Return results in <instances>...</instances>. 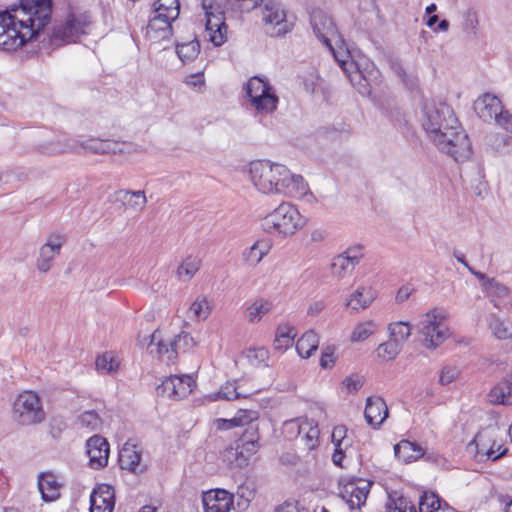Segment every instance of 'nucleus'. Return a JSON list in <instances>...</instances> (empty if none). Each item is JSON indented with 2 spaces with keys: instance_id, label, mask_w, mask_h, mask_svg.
I'll use <instances>...</instances> for the list:
<instances>
[{
  "instance_id": "obj_33",
  "label": "nucleus",
  "mask_w": 512,
  "mask_h": 512,
  "mask_svg": "<svg viewBox=\"0 0 512 512\" xmlns=\"http://www.w3.org/2000/svg\"><path fill=\"white\" fill-rule=\"evenodd\" d=\"M273 308L272 302L265 299H256L246 309V319L250 323L259 322Z\"/></svg>"
},
{
  "instance_id": "obj_6",
  "label": "nucleus",
  "mask_w": 512,
  "mask_h": 512,
  "mask_svg": "<svg viewBox=\"0 0 512 512\" xmlns=\"http://www.w3.org/2000/svg\"><path fill=\"white\" fill-rule=\"evenodd\" d=\"M303 224V218L298 209L288 202H282L267 214L261 222L262 228L267 233L284 237L295 234Z\"/></svg>"
},
{
  "instance_id": "obj_59",
  "label": "nucleus",
  "mask_w": 512,
  "mask_h": 512,
  "mask_svg": "<svg viewBox=\"0 0 512 512\" xmlns=\"http://www.w3.org/2000/svg\"><path fill=\"white\" fill-rule=\"evenodd\" d=\"M494 121L498 126L504 128L507 131L512 132V115L509 114L507 111H503L502 109L500 113L496 116Z\"/></svg>"
},
{
  "instance_id": "obj_20",
  "label": "nucleus",
  "mask_w": 512,
  "mask_h": 512,
  "mask_svg": "<svg viewBox=\"0 0 512 512\" xmlns=\"http://www.w3.org/2000/svg\"><path fill=\"white\" fill-rule=\"evenodd\" d=\"M474 111L484 122L493 121L503 109L501 101L493 94L485 93L474 102Z\"/></svg>"
},
{
  "instance_id": "obj_45",
  "label": "nucleus",
  "mask_w": 512,
  "mask_h": 512,
  "mask_svg": "<svg viewBox=\"0 0 512 512\" xmlns=\"http://www.w3.org/2000/svg\"><path fill=\"white\" fill-rule=\"evenodd\" d=\"M388 330L390 332V338L401 345L411 335V326L408 322L399 321L390 323Z\"/></svg>"
},
{
  "instance_id": "obj_42",
  "label": "nucleus",
  "mask_w": 512,
  "mask_h": 512,
  "mask_svg": "<svg viewBox=\"0 0 512 512\" xmlns=\"http://www.w3.org/2000/svg\"><path fill=\"white\" fill-rule=\"evenodd\" d=\"M483 288L486 291L487 295L492 298V302L494 306L497 307V303L495 302V298H504L508 296L510 290L507 286L500 283L494 278L487 279L486 282L483 283Z\"/></svg>"
},
{
  "instance_id": "obj_40",
  "label": "nucleus",
  "mask_w": 512,
  "mask_h": 512,
  "mask_svg": "<svg viewBox=\"0 0 512 512\" xmlns=\"http://www.w3.org/2000/svg\"><path fill=\"white\" fill-rule=\"evenodd\" d=\"M294 329L288 325H280L276 331L274 347L277 350L287 349L293 344L295 337Z\"/></svg>"
},
{
  "instance_id": "obj_23",
  "label": "nucleus",
  "mask_w": 512,
  "mask_h": 512,
  "mask_svg": "<svg viewBox=\"0 0 512 512\" xmlns=\"http://www.w3.org/2000/svg\"><path fill=\"white\" fill-rule=\"evenodd\" d=\"M369 493V484L359 486L357 483L349 482L341 490V497L351 509H359L366 501Z\"/></svg>"
},
{
  "instance_id": "obj_15",
  "label": "nucleus",
  "mask_w": 512,
  "mask_h": 512,
  "mask_svg": "<svg viewBox=\"0 0 512 512\" xmlns=\"http://www.w3.org/2000/svg\"><path fill=\"white\" fill-rule=\"evenodd\" d=\"M65 237L61 234H52L48 237L47 242L39 249V256L36 261L37 269L46 273L52 267V261L60 254Z\"/></svg>"
},
{
  "instance_id": "obj_38",
  "label": "nucleus",
  "mask_w": 512,
  "mask_h": 512,
  "mask_svg": "<svg viewBox=\"0 0 512 512\" xmlns=\"http://www.w3.org/2000/svg\"><path fill=\"white\" fill-rule=\"evenodd\" d=\"M96 369L102 374L116 373L119 368V361L111 352H105L96 358Z\"/></svg>"
},
{
  "instance_id": "obj_43",
  "label": "nucleus",
  "mask_w": 512,
  "mask_h": 512,
  "mask_svg": "<svg viewBox=\"0 0 512 512\" xmlns=\"http://www.w3.org/2000/svg\"><path fill=\"white\" fill-rule=\"evenodd\" d=\"M441 507L442 500L435 492H423L419 499V512H436Z\"/></svg>"
},
{
  "instance_id": "obj_21",
  "label": "nucleus",
  "mask_w": 512,
  "mask_h": 512,
  "mask_svg": "<svg viewBox=\"0 0 512 512\" xmlns=\"http://www.w3.org/2000/svg\"><path fill=\"white\" fill-rule=\"evenodd\" d=\"M388 413V407L383 398L379 396H371L367 398L364 415L367 423L371 427H380L388 417Z\"/></svg>"
},
{
  "instance_id": "obj_9",
  "label": "nucleus",
  "mask_w": 512,
  "mask_h": 512,
  "mask_svg": "<svg viewBox=\"0 0 512 512\" xmlns=\"http://www.w3.org/2000/svg\"><path fill=\"white\" fill-rule=\"evenodd\" d=\"M420 334L423 345L429 349L437 348L450 336L444 317L436 311H430L422 317Z\"/></svg>"
},
{
  "instance_id": "obj_16",
  "label": "nucleus",
  "mask_w": 512,
  "mask_h": 512,
  "mask_svg": "<svg viewBox=\"0 0 512 512\" xmlns=\"http://www.w3.org/2000/svg\"><path fill=\"white\" fill-rule=\"evenodd\" d=\"M262 20L266 26H271L273 30L277 28L276 31H267L271 36H282L289 32L286 14L279 4L266 3Z\"/></svg>"
},
{
  "instance_id": "obj_47",
  "label": "nucleus",
  "mask_w": 512,
  "mask_h": 512,
  "mask_svg": "<svg viewBox=\"0 0 512 512\" xmlns=\"http://www.w3.org/2000/svg\"><path fill=\"white\" fill-rule=\"evenodd\" d=\"M489 327L494 336L498 339H508L512 337V323L509 321L501 320L493 316Z\"/></svg>"
},
{
  "instance_id": "obj_48",
  "label": "nucleus",
  "mask_w": 512,
  "mask_h": 512,
  "mask_svg": "<svg viewBox=\"0 0 512 512\" xmlns=\"http://www.w3.org/2000/svg\"><path fill=\"white\" fill-rule=\"evenodd\" d=\"M401 346V344L390 338L387 342L378 346V357L382 358L384 361L393 360L400 353Z\"/></svg>"
},
{
  "instance_id": "obj_12",
  "label": "nucleus",
  "mask_w": 512,
  "mask_h": 512,
  "mask_svg": "<svg viewBox=\"0 0 512 512\" xmlns=\"http://www.w3.org/2000/svg\"><path fill=\"white\" fill-rule=\"evenodd\" d=\"M195 386V381L190 375H172L157 386V395L171 400H180L187 397Z\"/></svg>"
},
{
  "instance_id": "obj_28",
  "label": "nucleus",
  "mask_w": 512,
  "mask_h": 512,
  "mask_svg": "<svg viewBox=\"0 0 512 512\" xmlns=\"http://www.w3.org/2000/svg\"><path fill=\"white\" fill-rule=\"evenodd\" d=\"M115 195L117 201H120L127 209L134 211H142L147 203L144 191L120 189Z\"/></svg>"
},
{
  "instance_id": "obj_35",
  "label": "nucleus",
  "mask_w": 512,
  "mask_h": 512,
  "mask_svg": "<svg viewBox=\"0 0 512 512\" xmlns=\"http://www.w3.org/2000/svg\"><path fill=\"white\" fill-rule=\"evenodd\" d=\"M201 266V260L196 256H187L177 269L179 280L187 282L193 278Z\"/></svg>"
},
{
  "instance_id": "obj_19",
  "label": "nucleus",
  "mask_w": 512,
  "mask_h": 512,
  "mask_svg": "<svg viewBox=\"0 0 512 512\" xmlns=\"http://www.w3.org/2000/svg\"><path fill=\"white\" fill-rule=\"evenodd\" d=\"M202 502L205 512H230L233 496L224 489H215L205 492Z\"/></svg>"
},
{
  "instance_id": "obj_51",
  "label": "nucleus",
  "mask_w": 512,
  "mask_h": 512,
  "mask_svg": "<svg viewBox=\"0 0 512 512\" xmlns=\"http://www.w3.org/2000/svg\"><path fill=\"white\" fill-rule=\"evenodd\" d=\"M78 423L82 428L94 431L100 428L102 421L96 411L88 410L79 415Z\"/></svg>"
},
{
  "instance_id": "obj_32",
  "label": "nucleus",
  "mask_w": 512,
  "mask_h": 512,
  "mask_svg": "<svg viewBox=\"0 0 512 512\" xmlns=\"http://www.w3.org/2000/svg\"><path fill=\"white\" fill-rule=\"evenodd\" d=\"M319 337L310 330L305 332L296 343V350L302 358H309L318 348Z\"/></svg>"
},
{
  "instance_id": "obj_50",
  "label": "nucleus",
  "mask_w": 512,
  "mask_h": 512,
  "mask_svg": "<svg viewBox=\"0 0 512 512\" xmlns=\"http://www.w3.org/2000/svg\"><path fill=\"white\" fill-rule=\"evenodd\" d=\"M270 88L272 87L269 82L258 76L251 77L245 85L246 95L248 98H252L258 93H264Z\"/></svg>"
},
{
  "instance_id": "obj_14",
  "label": "nucleus",
  "mask_w": 512,
  "mask_h": 512,
  "mask_svg": "<svg viewBox=\"0 0 512 512\" xmlns=\"http://www.w3.org/2000/svg\"><path fill=\"white\" fill-rule=\"evenodd\" d=\"M292 430H297V439L302 443L308 451L315 450L319 445V428L318 424L313 421L290 420L285 423Z\"/></svg>"
},
{
  "instance_id": "obj_61",
  "label": "nucleus",
  "mask_w": 512,
  "mask_h": 512,
  "mask_svg": "<svg viewBox=\"0 0 512 512\" xmlns=\"http://www.w3.org/2000/svg\"><path fill=\"white\" fill-rule=\"evenodd\" d=\"M223 459L229 464H235L238 467V448L231 445L223 451Z\"/></svg>"
},
{
  "instance_id": "obj_39",
  "label": "nucleus",
  "mask_w": 512,
  "mask_h": 512,
  "mask_svg": "<svg viewBox=\"0 0 512 512\" xmlns=\"http://www.w3.org/2000/svg\"><path fill=\"white\" fill-rule=\"evenodd\" d=\"M240 389H241V386L237 385L236 382H227L225 385H223L220 388V390L218 392V397L221 399H224V400L232 401L235 399L247 398L256 392V390L250 391V392H244V391H240Z\"/></svg>"
},
{
  "instance_id": "obj_30",
  "label": "nucleus",
  "mask_w": 512,
  "mask_h": 512,
  "mask_svg": "<svg viewBox=\"0 0 512 512\" xmlns=\"http://www.w3.org/2000/svg\"><path fill=\"white\" fill-rule=\"evenodd\" d=\"M346 62V70L343 69L345 73H347V76L351 82V84L358 90V92L362 95H367L370 93V87L368 80L364 77L362 72L356 67V65L352 61Z\"/></svg>"
},
{
  "instance_id": "obj_58",
  "label": "nucleus",
  "mask_w": 512,
  "mask_h": 512,
  "mask_svg": "<svg viewBox=\"0 0 512 512\" xmlns=\"http://www.w3.org/2000/svg\"><path fill=\"white\" fill-rule=\"evenodd\" d=\"M347 428L344 425L335 426L332 431V442L335 447H341L346 438Z\"/></svg>"
},
{
  "instance_id": "obj_57",
  "label": "nucleus",
  "mask_w": 512,
  "mask_h": 512,
  "mask_svg": "<svg viewBox=\"0 0 512 512\" xmlns=\"http://www.w3.org/2000/svg\"><path fill=\"white\" fill-rule=\"evenodd\" d=\"M335 359V347L327 346L322 351L320 366L324 369L331 368L335 363Z\"/></svg>"
},
{
  "instance_id": "obj_63",
  "label": "nucleus",
  "mask_w": 512,
  "mask_h": 512,
  "mask_svg": "<svg viewBox=\"0 0 512 512\" xmlns=\"http://www.w3.org/2000/svg\"><path fill=\"white\" fill-rule=\"evenodd\" d=\"M326 307V302L324 300H315L310 303L307 309V314L309 316H317L319 315Z\"/></svg>"
},
{
  "instance_id": "obj_52",
  "label": "nucleus",
  "mask_w": 512,
  "mask_h": 512,
  "mask_svg": "<svg viewBox=\"0 0 512 512\" xmlns=\"http://www.w3.org/2000/svg\"><path fill=\"white\" fill-rule=\"evenodd\" d=\"M190 311L198 320H205L210 314V306L206 297H197L191 304Z\"/></svg>"
},
{
  "instance_id": "obj_54",
  "label": "nucleus",
  "mask_w": 512,
  "mask_h": 512,
  "mask_svg": "<svg viewBox=\"0 0 512 512\" xmlns=\"http://www.w3.org/2000/svg\"><path fill=\"white\" fill-rule=\"evenodd\" d=\"M375 331V324L373 322H365L358 324L352 334L351 340L354 342H360L367 339Z\"/></svg>"
},
{
  "instance_id": "obj_17",
  "label": "nucleus",
  "mask_w": 512,
  "mask_h": 512,
  "mask_svg": "<svg viewBox=\"0 0 512 512\" xmlns=\"http://www.w3.org/2000/svg\"><path fill=\"white\" fill-rule=\"evenodd\" d=\"M115 491L111 485L99 484L90 495V512H113Z\"/></svg>"
},
{
  "instance_id": "obj_2",
  "label": "nucleus",
  "mask_w": 512,
  "mask_h": 512,
  "mask_svg": "<svg viewBox=\"0 0 512 512\" xmlns=\"http://www.w3.org/2000/svg\"><path fill=\"white\" fill-rule=\"evenodd\" d=\"M422 126L434 144L455 161L469 159L470 140L449 105L426 102L423 106Z\"/></svg>"
},
{
  "instance_id": "obj_46",
  "label": "nucleus",
  "mask_w": 512,
  "mask_h": 512,
  "mask_svg": "<svg viewBox=\"0 0 512 512\" xmlns=\"http://www.w3.org/2000/svg\"><path fill=\"white\" fill-rule=\"evenodd\" d=\"M386 512H417L414 504L407 497L399 496L392 498L389 496L386 503Z\"/></svg>"
},
{
  "instance_id": "obj_1",
  "label": "nucleus",
  "mask_w": 512,
  "mask_h": 512,
  "mask_svg": "<svg viewBox=\"0 0 512 512\" xmlns=\"http://www.w3.org/2000/svg\"><path fill=\"white\" fill-rule=\"evenodd\" d=\"M51 16L52 0H20L0 11V49L15 51L37 39Z\"/></svg>"
},
{
  "instance_id": "obj_49",
  "label": "nucleus",
  "mask_w": 512,
  "mask_h": 512,
  "mask_svg": "<svg viewBox=\"0 0 512 512\" xmlns=\"http://www.w3.org/2000/svg\"><path fill=\"white\" fill-rule=\"evenodd\" d=\"M195 346V341L193 337L187 332H181L174 339L171 340V347L176 352V357L178 353H185L192 349Z\"/></svg>"
},
{
  "instance_id": "obj_53",
  "label": "nucleus",
  "mask_w": 512,
  "mask_h": 512,
  "mask_svg": "<svg viewBox=\"0 0 512 512\" xmlns=\"http://www.w3.org/2000/svg\"><path fill=\"white\" fill-rule=\"evenodd\" d=\"M246 358L251 365L258 366L265 364V366H267L266 361L269 358V352L264 347L250 348L246 352Z\"/></svg>"
},
{
  "instance_id": "obj_22",
  "label": "nucleus",
  "mask_w": 512,
  "mask_h": 512,
  "mask_svg": "<svg viewBox=\"0 0 512 512\" xmlns=\"http://www.w3.org/2000/svg\"><path fill=\"white\" fill-rule=\"evenodd\" d=\"M487 400L493 405H512V375L501 379L487 394Z\"/></svg>"
},
{
  "instance_id": "obj_37",
  "label": "nucleus",
  "mask_w": 512,
  "mask_h": 512,
  "mask_svg": "<svg viewBox=\"0 0 512 512\" xmlns=\"http://www.w3.org/2000/svg\"><path fill=\"white\" fill-rule=\"evenodd\" d=\"M154 13L166 19L176 20L180 13L179 0H157L154 3Z\"/></svg>"
},
{
  "instance_id": "obj_3",
  "label": "nucleus",
  "mask_w": 512,
  "mask_h": 512,
  "mask_svg": "<svg viewBox=\"0 0 512 512\" xmlns=\"http://www.w3.org/2000/svg\"><path fill=\"white\" fill-rule=\"evenodd\" d=\"M249 175L257 190L264 194H282L300 198L309 190L308 184L301 175L292 174L285 165L269 160L251 162Z\"/></svg>"
},
{
  "instance_id": "obj_8",
  "label": "nucleus",
  "mask_w": 512,
  "mask_h": 512,
  "mask_svg": "<svg viewBox=\"0 0 512 512\" xmlns=\"http://www.w3.org/2000/svg\"><path fill=\"white\" fill-rule=\"evenodd\" d=\"M89 24L90 17L87 13H69L64 21L53 26L49 35L50 45L60 47L76 42L85 34Z\"/></svg>"
},
{
  "instance_id": "obj_18",
  "label": "nucleus",
  "mask_w": 512,
  "mask_h": 512,
  "mask_svg": "<svg viewBox=\"0 0 512 512\" xmlns=\"http://www.w3.org/2000/svg\"><path fill=\"white\" fill-rule=\"evenodd\" d=\"M87 454L89 465L93 469H101L108 463L109 443L105 438L94 435L87 440Z\"/></svg>"
},
{
  "instance_id": "obj_41",
  "label": "nucleus",
  "mask_w": 512,
  "mask_h": 512,
  "mask_svg": "<svg viewBox=\"0 0 512 512\" xmlns=\"http://www.w3.org/2000/svg\"><path fill=\"white\" fill-rule=\"evenodd\" d=\"M258 440L259 436L257 433V427L250 426L245 430L238 442H240V445L244 449L247 456L250 457L257 451Z\"/></svg>"
},
{
  "instance_id": "obj_62",
  "label": "nucleus",
  "mask_w": 512,
  "mask_h": 512,
  "mask_svg": "<svg viewBox=\"0 0 512 512\" xmlns=\"http://www.w3.org/2000/svg\"><path fill=\"white\" fill-rule=\"evenodd\" d=\"M496 142H498V144H497L498 149H500V143L503 144V148L501 149L502 153L512 152V150L510 149V147H512V136H508L506 134H497Z\"/></svg>"
},
{
  "instance_id": "obj_13",
  "label": "nucleus",
  "mask_w": 512,
  "mask_h": 512,
  "mask_svg": "<svg viewBox=\"0 0 512 512\" xmlns=\"http://www.w3.org/2000/svg\"><path fill=\"white\" fill-rule=\"evenodd\" d=\"M363 256V247L361 245L348 247L343 253L332 259L330 265L332 275L339 280L350 276Z\"/></svg>"
},
{
  "instance_id": "obj_60",
  "label": "nucleus",
  "mask_w": 512,
  "mask_h": 512,
  "mask_svg": "<svg viewBox=\"0 0 512 512\" xmlns=\"http://www.w3.org/2000/svg\"><path fill=\"white\" fill-rule=\"evenodd\" d=\"M389 64L394 73L404 82L406 83L407 74L401 63V61L397 58H390Z\"/></svg>"
},
{
  "instance_id": "obj_24",
  "label": "nucleus",
  "mask_w": 512,
  "mask_h": 512,
  "mask_svg": "<svg viewBox=\"0 0 512 512\" xmlns=\"http://www.w3.org/2000/svg\"><path fill=\"white\" fill-rule=\"evenodd\" d=\"M424 448L415 441L401 440L394 446L395 457L404 463L414 462L424 456Z\"/></svg>"
},
{
  "instance_id": "obj_64",
  "label": "nucleus",
  "mask_w": 512,
  "mask_h": 512,
  "mask_svg": "<svg viewBox=\"0 0 512 512\" xmlns=\"http://www.w3.org/2000/svg\"><path fill=\"white\" fill-rule=\"evenodd\" d=\"M274 512H302L298 502L286 501L283 504L277 506Z\"/></svg>"
},
{
  "instance_id": "obj_7",
  "label": "nucleus",
  "mask_w": 512,
  "mask_h": 512,
  "mask_svg": "<svg viewBox=\"0 0 512 512\" xmlns=\"http://www.w3.org/2000/svg\"><path fill=\"white\" fill-rule=\"evenodd\" d=\"M12 418L22 426L42 423L46 413L38 394L33 391L20 393L13 402Z\"/></svg>"
},
{
  "instance_id": "obj_5",
  "label": "nucleus",
  "mask_w": 512,
  "mask_h": 512,
  "mask_svg": "<svg viewBox=\"0 0 512 512\" xmlns=\"http://www.w3.org/2000/svg\"><path fill=\"white\" fill-rule=\"evenodd\" d=\"M37 151L44 155H57L66 152L81 153V151L96 155L125 153V149L118 142L100 138H89L72 143L52 140L39 144Z\"/></svg>"
},
{
  "instance_id": "obj_4",
  "label": "nucleus",
  "mask_w": 512,
  "mask_h": 512,
  "mask_svg": "<svg viewBox=\"0 0 512 512\" xmlns=\"http://www.w3.org/2000/svg\"><path fill=\"white\" fill-rule=\"evenodd\" d=\"M310 25L315 36L329 48L340 67L346 70L345 57H349L348 49L344 48V40L338 32L333 18L320 8L310 13Z\"/></svg>"
},
{
  "instance_id": "obj_44",
  "label": "nucleus",
  "mask_w": 512,
  "mask_h": 512,
  "mask_svg": "<svg viewBox=\"0 0 512 512\" xmlns=\"http://www.w3.org/2000/svg\"><path fill=\"white\" fill-rule=\"evenodd\" d=\"M178 57L183 62L194 60L200 52V43L198 40H192L186 43L178 44L176 47Z\"/></svg>"
},
{
  "instance_id": "obj_36",
  "label": "nucleus",
  "mask_w": 512,
  "mask_h": 512,
  "mask_svg": "<svg viewBox=\"0 0 512 512\" xmlns=\"http://www.w3.org/2000/svg\"><path fill=\"white\" fill-rule=\"evenodd\" d=\"M270 245L266 241H256L243 253L245 261L251 265H257L268 254Z\"/></svg>"
},
{
  "instance_id": "obj_25",
  "label": "nucleus",
  "mask_w": 512,
  "mask_h": 512,
  "mask_svg": "<svg viewBox=\"0 0 512 512\" xmlns=\"http://www.w3.org/2000/svg\"><path fill=\"white\" fill-rule=\"evenodd\" d=\"M174 21L154 13L146 27V35L154 39H168L172 35V23Z\"/></svg>"
},
{
  "instance_id": "obj_55",
  "label": "nucleus",
  "mask_w": 512,
  "mask_h": 512,
  "mask_svg": "<svg viewBox=\"0 0 512 512\" xmlns=\"http://www.w3.org/2000/svg\"><path fill=\"white\" fill-rule=\"evenodd\" d=\"M459 369L456 366L446 365L442 368L439 375V383L443 386L455 381L459 376Z\"/></svg>"
},
{
  "instance_id": "obj_26",
  "label": "nucleus",
  "mask_w": 512,
  "mask_h": 512,
  "mask_svg": "<svg viewBox=\"0 0 512 512\" xmlns=\"http://www.w3.org/2000/svg\"><path fill=\"white\" fill-rule=\"evenodd\" d=\"M151 340L148 345L151 354H155L160 360L167 364L174 363L176 360V352L171 347V340H163L157 335V331L151 334Z\"/></svg>"
},
{
  "instance_id": "obj_10",
  "label": "nucleus",
  "mask_w": 512,
  "mask_h": 512,
  "mask_svg": "<svg viewBox=\"0 0 512 512\" xmlns=\"http://www.w3.org/2000/svg\"><path fill=\"white\" fill-rule=\"evenodd\" d=\"M498 433V427L487 426L476 434L472 442L476 445L477 455L496 461L506 454L507 448L498 439Z\"/></svg>"
},
{
  "instance_id": "obj_56",
  "label": "nucleus",
  "mask_w": 512,
  "mask_h": 512,
  "mask_svg": "<svg viewBox=\"0 0 512 512\" xmlns=\"http://www.w3.org/2000/svg\"><path fill=\"white\" fill-rule=\"evenodd\" d=\"M258 419V412L255 410H239L234 416L237 426H244L251 424L254 420Z\"/></svg>"
},
{
  "instance_id": "obj_34",
  "label": "nucleus",
  "mask_w": 512,
  "mask_h": 512,
  "mask_svg": "<svg viewBox=\"0 0 512 512\" xmlns=\"http://www.w3.org/2000/svg\"><path fill=\"white\" fill-rule=\"evenodd\" d=\"M38 487L45 501H53L60 496V486L52 475L41 476L38 481Z\"/></svg>"
},
{
  "instance_id": "obj_31",
  "label": "nucleus",
  "mask_w": 512,
  "mask_h": 512,
  "mask_svg": "<svg viewBox=\"0 0 512 512\" xmlns=\"http://www.w3.org/2000/svg\"><path fill=\"white\" fill-rule=\"evenodd\" d=\"M141 454L134 449V446L125 443L119 453V463L122 469L136 472L140 466Z\"/></svg>"
},
{
  "instance_id": "obj_27",
  "label": "nucleus",
  "mask_w": 512,
  "mask_h": 512,
  "mask_svg": "<svg viewBox=\"0 0 512 512\" xmlns=\"http://www.w3.org/2000/svg\"><path fill=\"white\" fill-rule=\"evenodd\" d=\"M278 96L274 93L273 88L267 89L264 93H258L249 102L257 114H269L276 110L278 104Z\"/></svg>"
},
{
  "instance_id": "obj_11",
  "label": "nucleus",
  "mask_w": 512,
  "mask_h": 512,
  "mask_svg": "<svg viewBox=\"0 0 512 512\" xmlns=\"http://www.w3.org/2000/svg\"><path fill=\"white\" fill-rule=\"evenodd\" d=\"M202 7L205 11V30L209 36V40L215 46H221L226 41L227 32L224 13L219 10V7L214 8L212 0H203Z\"/></svg>"
},
{
  "instance_id": "obj_29",
  "label": "nucleus",
  "mask_w": 512,
  "mask_h": 512,
  "mask_svg": "<svg viewBox=\"0 0 512 512\" xmlns=\"http://www.w3.org/2000/svg\"><path fill=\"white\" fill-rule=\"evenodd\" d=\"M373 291L369 287L359 286L347 299L345 305L353 311L364 310L374 301Z\"/></svg>"
}]
</instances>
